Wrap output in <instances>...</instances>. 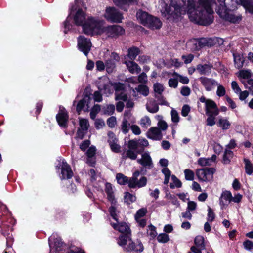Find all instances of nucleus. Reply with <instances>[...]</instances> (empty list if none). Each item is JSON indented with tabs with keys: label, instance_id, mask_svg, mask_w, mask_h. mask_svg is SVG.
<instances>
[{
	"label": "nucleus",
	"instance_id": "1",
	"mask_svg": "<svg viewBox=\"0 0 253 253\" xmlns=\"http://www.w3.org/2000/svg\"><path fill=\"white\" fill-rule=\"evenodd\" d=\"M170 5L165 9L169 18H176L187 12L190 21L203 25H209L213 21L212 6L214 0H170Z\"/></svg>",
	"mask_w": 253,
	"mask_h": 253
},
{
	"label": "nucleus",
	"instance_id": "2",
	"mask_svg": "<svg viewBox=\"0 0 253 253\" xmlns=\"http://www.w3.org/2000/svg\"><path fill=\"white\" fill-rule=\"evenodd\" d=\"M104 20L91 18L89 19L83 26L84 32L87 35H105L109 38H117L123 35L125 30L119 25L104 26Z\"/></svg>",
	"mask_w": 253,
	"mask_h": 253
},
{
	"label": "nucleus",
	"instance_id": "3",
	"mask_svg": "<svg viewBox=\"0 0 253 253\" xmlns=\"http://www.w3.org/2000/svg\"><path fill=\"white\" fill-rule=\"evenodd\" d=\"M104 17L109 22L120 23L123 19L122 14L114 7H108L106 8Z\"/></svg>",
	"mask_w": 253,
	"mask_h": 253
},
{
	"label": "nucleus",
	"instance_id": "4",
	"mask_svg": "<svg viewBox=\"0 0 253 253\" xmlns=\"http://www.w3.org/2000/svg\"><path fill=\"white\" fill-rule=\"evenodd\" d=\"M232 11L225 10L224 9H219L217 10V13L221 18L226 21L233 23L239 22L242 20V17L241 15L239 14H235L232 12Z\"/></svg>",
	"mask_w": 253,
	"mask_h": 253
},
{
	"label": "nucleus",
	"instance_id": "5",
	"mask_svg": "<svg viewBox=\"0 0 253 253\" xmlns=\"http://www.w3.org/2000/svg\"><path fill=\"white\" fill-rule=\"evenodd\" d=\"M140 172L139 171H135L133 176L129 178L128 187L130 188H142L146 186L147 182V178L145 176H141L138 179Z\"/></svg>",
	"mask_w": 253,
	"mask_h": 253
},
{
	"label": "nucleus",
	"instance_id": "6",
	"mask_svg": "<svg viewBox=\"0 0 253 253\" xmlns=\"http://www.w3.org/2000/svg\"><path fill=\"white\" fill-rule=\"evenodd\" d=\"M199 100L201 102L205 103L206 115L217 116L219 114V109L214 101L211 99H207L204 96L200 97Z\"/></svg>",
	"mask_w": 253,
	"mask_h": 253
},
{
	"label": "nucleus",
	"instance_id": "7",
	"mask_svg": "<svg viewBox=\"0 0 253 253\" xmlns=\"http://www.w3.org/2000/svg\"><path fill=\"white\" fill-rule=\"evenodd\" d=\"M49 244L50 251L52 253H60L66 247V246L61 241L60 237H56V235L53 234L49 238Z\"/></svg>",
	"mask_w": 253,
	"mask_h": 253
},
{
	"label": "nucleus",
	"instance_id": "8",
	"mask_svg": "<svg viewBox=\"0 0 253 253\" xmlns=\"http://www.w3.org/2000/svg\"><path fill=\"white\" fill-rule=\"evenodd\" d=\"M214 171L213 168H204L197 169L196 174L200 181H209L212 179Z\"/></svg>",
	"mask_w": 253,
	"mask_h": 253
},
{
	"label": "nucleus",
	"instance_id": "9",
	"mask_svg": "<svg viewBox=\"0 0 253 253\" xmlns=\"http://www.w3.org/2000/svg\"><path fill=\"white\" fill-rule=\"evenodd\" d=\"M141 151H139L136 148V143L134 141V140H130L128 142V149L126 151V155L124 157L125 158H129L131 160H135L138 154Z\"/></svg>",
	"mask_w": 253,
	"mask_h": 253
},
{
	"label": "nucleus",
	"instance_id": "10",
	"mask_svg": "<svg viewBox=\"0 0 253 253\" xmlns=\"http://www.w3.org/2000/svg\"><path fill=\"white\" fill-rule=\"evenodd\" d=\"M78 46L80 51L87 56L90 50L91 43L89 39L80 36L78 39Z\"/></svg>",
	"mask_w": 253,
	"mask_h": 253
},
{
	"label": "nucleus",
	"instance_id": "11",
	"mask_svg": "<svg viewBox=\"0 0 253 253\" xmlns=\"http://www.w3.org/2000/svg\"><path fill=\"white\" fill-rule=\"evenodd\" d=\"M120 60L119 56L116 53L112 52L110 57L105 62V67L108 73H111L115 69L116 63Z\"/></svg>",
	"mask_w": 253,
	"mask_h": 253
},
{
	"label": "nucleus",
	"instance_id": "12",
	"mask_svg": "<svg viewBox=\"0 0 253 253\" xmlns=\"http://www.w3.org/2000/svg\"><path fill=\"white\" fill-rule=\"evenodd\" d=\"M199 80L205 90L207 91L213 90L218 85V82L212 78L201 77Z\"/></svg>",
	"mask_w": 253,
	"mask_h": 253
},
{
	"label": "nucleus",
	"instance_id": "13",
	"mask_svg": "<svg viewBox=\"0 0 253 253\" xmlns=\"http://www.w3.org/2000/svg\"><path fill=\"white\" fill-rule=\"evenodd\" d=\"M131 114L129 112H124V118L121 124V129L124 134L127 133L131 128L130 123L129 122Z\"/></svg>",
	"mask_w": 253,
	"mask_h": 253
},
{
	"label": "nucleus",
	"instance_id": "14",
	"mask_svg": "<svg viewBox=\"0 0 253 253\" xmlns=\"http://www.w3.org/2000/svg\"><path fill=\"white\" fill-rule=\"evenodd\" d=\"M80 128L77 132V137L80 139L83 138L84 134L86 133L89 124L87 119L79 118Z\"/></svg>",
	"mask_w": 253,
	"mask_h": 253
},
{
	"label": "nucleus",
	"instance_id": "15",
	"mask_svg": "<svg viewBox=\"0 0 253 253\" xmlns=\"http://www.w3.org/2000/svg\"><path fill=\"white\" fill-rule=\"evenodd\" d=\"M146 136L154 140H160L163 137L161 130L157 127H151L147 131Z\"/></svg>",
	"mask_w": 253,
	"mask_h": 253
},
{
	"label": "nucleus",
	"instance_id": "16",
	"mask_svg": "<svg viewBox=\"0 0 253 253\" xmlns=\"http://www.w3.org/2000/svg\"><path fill=\"white\" fill-rule=\"evenodd\" d=\"M111 225L114 229L122 233H124L125 234H131L129 226L125 222L118 223L117 220L116 223H111Z\"/></svg>",
	"mask_w": 253,
	"mask_h": 253
},
{
	"label": "nucleus",
	"instance_id": "17",
	"mask_svg": "<svg viewBox=\"0 0 253 253\" xmlns=\"http://www.w3.org/2000/svg\"><path fill=\"white\" fill-rule=\"evenodd\" d=\"M61 179H66L71 178L73 175V173L70 166L64 161H62L61 168Z\"/></svg>",
	"mask_w": 253,
	"mask_h": 253
},
{
	"label": "nucleus",
	"instance_id": "18",
	"mask_svg": "<svg viewBox=\"0 0 253 253\" xmlns=\"http://www.w3.org/2000/svg\"><path fill=\"white\" fill-rule=\"evenodd\" d=\"M56 120L61 126L66 127L68 121V116L64 109H60L59 113L56 115Z\"/></svg>",
	"mask_w": 253,
	"mask_h": 253
},
{
	"label": "nucleus",
	"instance_id": "19",
	"mask_svg": "<svg viewBox=\"0 0 253 253\" xmlns=\"http://www.w3.org/2000/svg\"><path fill=\"white\" fill-rule=\"evenodd\" d=\"M91 18L92 17H90V18ZM89 19H90V18H88L83 24L84 22L85 21V13L81 9H78L74 15V20L75 24L77 25H83V27Z\"/></svg>",
	"mask_w": 253,
	"mask_h": 253
},
{
	"label": "nucleus",
	"instance_id": "20",
	"mask_svg": "<svg viewBox=\"0 0 253 253\" xmlns=\"http://www.w3.org/2000/svg\"><path fill=\"white\" fill-rule=\"evenodd\" d=\"M232 201V194L230 191H223L219 198V204L221 208L227 206Z\"/></svg>",
	"mask_w": 253,
	"mask_h": 253
},
{
	"label": "nucleus",
	"instance_id": "21",
	"mask_svg": "<svg viewBox=\"0 0 253 253\" xmlns=\"http://www.w3.org/2000/svg\"><path fill=\"white\" fill-rule=\"evenodd\" d=\"M96 148L95 147H90L86 152L87 157L86 163L90 166H93L95 164Z\"/></svg>",
	"mask_w": 253,
	"mask_h": 253
},
{
	"label": "nucleus",
	"instance_id": "22",
	"mask_svg": "<svg viewBox=\"0 0 253 253\" xmlns=\"http://www.w3.org/2000/svg\"><path fill=\"white\" fill-rule=\"evenodd\" d=\"M124 63L131 74H138L141 70L138 65L133 61L126 60Z\"/></svg>",
	"mask_w": 253,
	"mask_h": 253
},
{
	"label": "nucleus",
	"instance_id": "23",
	"mask_svg": "<svg viewBox=\"0 0 253 253\" xmlns=\"http://www.w3.org/2000/svg\"><path fill=\"white\" fill-rule=\"evenodd\" d=\"M213 65L211 64H198L196 69L201 75H208L211 73Z\"/></svg>",
	"mask_w": 253,
	"mask_h": 253
},
{
	"label": "nucleus",
	"instance_id": "24",
	"mask_svg": "<svg viewBox=\"0 0 253 253\" xmlns=\"http://www.w3.org/2000/svg\"><path fill=\"white\" fill-rule=\"evenodd\" d=\"M151 15H149L147 12L139 10L136 13V17L140 22L144 26H146L148 21H149Z\"/></svg>",
	"mask_w": 253,
	"mask_h": 253
},
{
	"label": "nucleus",
	"instance_id": "25",
	"mask_svg": "<svg viewBox=\"0 0 253 253\" xmlns=\"http://www.w3.org/2000/svg\"><path fill=\"white\" fill-rule=\"evenodd\" d=\"M124 250L128 252H131L132 251L142 252L143 250V247L141 243H139L138 244L135 245L131 239L129 240L127 246L126 247H125Z\"/></svg>",
	"mask_w": 253,
	"mask_h": 253
},
{
	"label": "nucleus",
	"instance_id": "26",
	"mask_svg": "<svg viewBox=\"0 0 253 253\" xmlns=\"http://www.w3.org/2000/svg\"><path fill=\"white\" fill-rule=\"evenodd\" d=\"M162 25V23L159 18L152 16L146 26L154 30L160 29Z\"/></svg>",
	"mask_w": 253,
	"mask_h": 253
},
{
	"label": "nucleus",
	"instance_id": "27",
	"mask_svg": "<svg viewBox=\"0 0 253 253\" xmlns=\"http://www.w3.org/2000/svg\"><path fill=\"white\" fill-rule=\"evenodd\" d=\"M231 123L228 119L225 117H219L217 122V126L222 130H227L231 127Z\"/></svg>",
	"mask_w": 253,
	"mask_h": 253
},
{
	"label": "nucleus",
	"instance_id": "28",
	"mask_svg": "<svg viewBox=\"0 0 253 253\" xmlns=\"http://www.w3.org/2000/svg\"><path fill=\"white\" fill-rule=\"evenodd\" d=\"M115 4L120 7L124 10H127L126 9L124 8V6L126 4H137L138 0H113Z\"/></svg>",
	"mask_w": 253,
	"mask_h": 253
},
{
	"label": "nucleus",
	"instance_id": "29",
	"mask_svg": "<svg viewBox=\"0 0 253 253\" xmlns=\"http://www.w3.org/2000/svg\"><path fill=\"white\" fill-rule=\"evenodd\" d=\"M137 162L144 167L150 166L152 164L151 158L148 153H145L141 158L137 160Z\"/></svg>",
	"mask_w": 253,
	"mask_h": 253
},
{
	"label": "nucleus",
	"instance_id": "30",
	"mask_svg": "<svg viewBox=\"0 0 253 253\" xmlns=\"http://www.w3.org/2000/svg\"><path fill=\"white\" fill-rule=\"evenodd\" d=\"M240 4L239 0H226L225 6L221 9L229 10H235L237 9V6Z\"/></svg>",
	"mask_w": 253,
	"mask_h": 253
},
{
	"label": "nucleus",
	"instance_id": "31",
	"mask_svg": "<svg viewBox=\"0 0 253 253\" xmlns=\"http://www.w3.org/2000/svg\"><path fill=\"white\" fill-rule=\"evenodd\" d=\"M89 98L87 96L84 97L77 104V111L80 114L81 110L87 111L88 109V104Z\"/></svg>",
	"mask_w": 253,
	"mask_h": 253
},
{
	"label": "nucleus",
	"instance_id": "32",
	"mask_svg": "<svg viewBox=\"0 0 253 253\" xmlns=\"http://www.w3.org/2000/svg\"><path fill=\"white\" fill-rule=\"evenodd\" d=\"M240 4L248 12L253 15V0H239Z\"/></svg>",
	"mask_w": 253,
	"mask_h": 253
},
{
	"label": "nucleus",
	"instance_id": "33",
	"mask_svg": "<svg viewBox=\"0 0 253 253\" xmlns=\"http://www.w3.org/2000/svg\"><path fill=\"white\" fill-rule=\"evenodd\" d=\"M233 55L235 66L238 69L242 68L244 62L243 56L239 53H233Z\"/></svg>",
	"mask_w": 253,
	"mask_h": 253
},
{
	"label": "nucleus",
	"instance_id": "34",
	"mask_svg": "<svg viewBox=\"0 0 253 253\" xmlns=\"http://www.w3.org/2000/svg\"><path fill=\"white\" fill-rule=\"evenodd\" d=\"M130 234H125L120 235L118 240V244L124 248L127 245L131 238Z\"/></svg>",
	"mask_w": 253,
	"mask_h": 253
},
{
	"label": "nucleus",
	"instance_id": "35",
	"mask_svg": "<svg viewBox=\"0 0 253 253\" xmlns=\"http://www.w3.org/2000/svg\"><path fill=\"white\" fill-rule=\"evenodd\" d=\"M146 109L148 112L155 113L159 110V106L155 101L150 100L146 104Z\"/></svg>",
	"mask_w": 253,
	"mask_h": 253
},
{
	"label": "nucleus",
	"instance_id": "36",
	"mask_svg": "<svg viewBox=\"0 0 253 253\" xmlns=\"http://www.w3.org/2000/svg\"><path fill=\"white\" fill-rule=\"evenodd\" d=\"M140 53V49L136 47H132L128 50V57L131 60H134L137 55Z\"/></svg>",
	"mask_w": 253,
	"mask_h": 253
},
{
	"label": "nucleus",
	"instance_id": "37",
	"mask_svg": "<svg viewBox=\"0 0 253 253\" xmlns=\"http://www.w3.org/2000/svg\"><path fill=\"white\" fill-rule=\"evenodd\" d=\"M134 141L136 143V148L139 151H143L144 147H147L149 145V142L146 139H139L138 140L133 139Z\"/></svg>",
	"mask_w": 253,
	"mask_h": 253
},
{
	"label": "nucleus",
	"instance_id": "38",
	"mask_svg": "<svg viewBox=\"0 0 253 253\" xmlns=\"http://www.w3.org/2000/svg\"><path fill=\"white\" fill-rule=\"evenodd\" d=\"M136 91L145 96H147L149 94V89L144 85H139L135 89H132L133 94L135 93Z\"/></svg>",
	"mask_w": 253,
	"mask_h": 253
},
{
	"label": "nucleus",
	"instance_id": "39",
	"mask_svg": "<svg viewBox=\"0 0 253 253\" xmlns=\"http://www.w3.org/2000/svg\"><path fill=\"white\" fill-rule=\"evenodd\" d=\"M116 178L117 182L120 185H125L126 183L128 184L129 183V179L122 173H117L116 174Z\"/></svg>",
	"mask_w": 253,
	"mask_h": 253
},
{
	"label": "nucleus",
	"instance_id": "40",
	"mask_svg": "<svg viewBox=\"0 0 253 253\" xmlns=\"http://www.w3.org/2000/svg\"><path fill=\"white\" fill-rule=\"evenodd\" d=\"M124 197L125 202L127 204H130L135 202L136 200V197L135 195L128 192H125Z\"/></svg>",
	"mask_w": 253,
	"mask_h": 253
},
{
	"label": "nucleus",
	"instance_id": "41",
	"mask_svg": "<svg viewBox=\"0 0 253 253\" xmlns=\"http://www.w3.org/2000/svg\"><path fill=\"white\" fill-rule=\"evenodd\" d=\"M98 88L100 91L106 90L108 89V80L106 78L100 79L98 84Z\"/></svg>",
	"mask_w": 253,
	"mask_h": 253
},
{
	"label": "nucleus",
	"instance_id": "42",
	"mask_svg": "<svg viewBox=\"0 0 253 253\" xmlns=\"http://www.w3.org/2000/svg\"><path fill=\"white\" fill-rule=\"evenodd\" d=\"M139 124L142 127L147 128L151 126V121L149 117L145 116L140 119Z\"/></svg>",
	"mask_w": 253,
	"mask_h": 253
},
{
	"label": "nucleus",
	"instance_id": "43",
	"mask_svg": "<svg viewBox=\"0 0 253 253\" xmlns=\"http://www.w3.org/2000/svg\"><path fill=\"white\" fill-rule=\"evenodd\" d=\"M233 152L230 150L226 149L224 155L223 161L224 164H229L230 162L231 159L233 157Z\"/></svg>",
	"mask_w": 253,
	"mask_h": 253
},
{
	"label": "nucleus",
	"instance_id": "44",
	"mask_svg": "<svg viewBox=\"0 0 253 253\" xmlns=\"http://www.w3.org/2000/svg\"><path fill=\"white\" fill-rule=\"evenodd\" d=\"M194 244L195 246H197L202 249L205 248L204 239L203 237L202 236H197L195 237L194 240Z\"/></svg>",
	"mask_w": 253,
	"mask_h": 253
},
{
	"label": "nucleus",
	"instance_id": "45",
	"mask_svg": "<svg viewBox=\"0 0 253 253\" xmlns=\"http://www.w3.org/2000/svg\"><path fill=\"white\" fill-rule=\"evenodd\" d=\"M111 206L109 208V212L110 215L113 217L114 219L117 221V214H116V208H117V201H115L114 204L111 203Z\"/></svg>",
	"mask_w": 253,
	"mask_h": 253
},
{
	"label": "nucleus",
	"instance_id": "46",
	"mask_svg": "<svg viewBox=\"0 0 253 253\" xmlns=\"http://www.w3.org/2000/svg\"><path fill=\"white\" fill-rule=\"evenodd\" d=\"M162 172L165 175V179L164 183L165 184H167L169 180V178L171 175V172L168 168H164L162 170Z\"/></svg>",
	"mask_w": 253,
	"mask_h": 253
},
{
	"label": "nucleus",
	"instance_id": "47",
	"mask_svg": "<svg viewBox=\"0 0 253 253\" xmlns=\"http://www.w3.org/2000/svg\"><path fill=\"white\" fill-rule=\"evenodd\" d=\"M208 118L206 119V125L208 126H212L216 124L215 115H207Z\"/></svg>",
	"mask_w": 253,
	"mask_h": 253
},
{
	"label": "nucleus",
	"instance_id": "48",
	"mask_svg": "<svg viewBox=\"0 0 253 253\" xmlns=\"http://www.w3.org/2000/svg\"><path fill=\"white\" fill-rule=\"evenodd\" d=\"M147 212V210L146 208H143L139 209L136 212L135 215V220H138L139 218L144 216Z\"/></svg>",
	"mask_w": 253,
	"mask_h": 253
},
{
	"label": "nucleus",
	"instance_id": "49",
	"mask_svg": "<svg viewBox=\"0 0 253 253\" xmlns=\"http://www.w3.org/2000/svg\"><path fill=\"white\" fill-rule=\"evenodd\" d=\"M171 178L173 181L172 183H171L170 185V187L171 188H174V187H180L182 185V183L176 177L172 175L171 176Z\"/></svg>",
	"mask_w": 253,
	"mask_h": 253
},
{
	"label": "nucleus",
	"instance_id": "50",
	"mask_svg": "<svg viewBox=\"0 0 253 253\" xmlns=\"http://www.w3.org/2000/svg\"><path fill=\"white\" fill-rule=\"evenodd\" d=\"M153 88L155 92L158 94H161L164 90L163 85L159 83L154 84Z\"/></svg>",
	"mask_w": 253,
	"mask_h": 253
},
{
	"label": "nucleus",
	"instance_id": "51",
	"mask_svg": "<svg viewBox=\"0 0 253 253\" xmlns=\"http://www.w3.org/2000/svg\"><path fill=\"white\" fill-rule=\"evenodd\" d=\"M245 170L246 172L249 175H251L253 173L252 165L251 162L248 160H245Z\"/></svg>",
	"mask_w": 253,
	"mask_h": 253
},
{
	"label": "nucleus",
	"instance_id": "52",
	"mask_svg": "<svg viewBox=\"0 0 253 253\" xmlns=\"http://www.w3.org/2000/svg\"><path fill=\"white\" fill-rule=\"evenodd\" d=\"M169 240V236L166 233L160 234L157 237V240L160 243H165Z\"/></svg>",
	"mask_w": 253,
	"mask_h": 253
},
{
	"label": "nucleus",
	"instance_id": "53",
	"mask_svg": "<svg viewBox=\"0 0 253 253\" xmlns=\"http://www.w3.org/2000/svg\"><path fill=\"white\" fill-rule=\"evenodd\" d=\"M217 86V89L216 91V94L219 97H222L225 95L226 93V90L225 87L220 84L218 83V85H216Z\"/></svg>",
	"mask_w": 253,
	"mask_h": 253
},
{
	"label": "nucleus",
	"instance_id": "54",
	"mask_svg": "<svg viewBox=\"0 0 253 253\" xmlns=\"http://www.w3.org/2000/svg\"><path fill=\"white\" fill-rule=\"evenodd\" d=\"M127 98L126 94L123 92H120L119 91L116 90L115 93V99L118 100L126 101Z\"/></svg>",
	"mask_w": 253,
	"mask_h": 253
},
{
	"label": "nucleus",
	"instance_id": "55",
	"mask_svg": "<svg viewBox=\"0 0 253 253\" xmlns=\"http://www.w3.org/2000/svg\"><path fill=\"white\" fill-rule=\"evenodd\" d=\"M147 234L151 238H154L157 234L155 227L152 225L149 226L148 229L147 230Z\"/></svg>",
	"mask_w": 253,
	"mask_h": 253
},
{
	"label": "nucleus",
	"instance_id": "56",
	"mask_svg": "<svg viewBox=\"0 0 253 253\" xmlns=\"http://www.w3.org/2000/svg\"><path fill=\"white\" fill-rule=\"evenodd\" d=\"M252 73L250 70H241L239 71V76L244 79L251 77Z\"/></svg>",
	"mask_w": 253,
	"mask_h": 253
},
{
	"label": "nucleus",
	"instance_id": "57",
	"mask_svg": "<svg viewBox=\"0 0 253 253\" xmlns=\"http://www.w3.org/2000/svg\"><path fill=\"white\" fill-rule=\"evenodd\" d=\"M198 164L202 166H210L211 165L210 158H201L198 160Z\"/></svg>",
	"mask_w": 253,
	"mask_h": 253
},
{
	"label": "nucleus",
	"instance_id": "58",
	"mask_svg": "<svg viewBox=\"0 0 253 253\" xmlns=\"http://www.w3.org/2000/svg\"><path fill=\"white\" fill-rule=\"evenodd\" d=\"M171 120L173 122L177 123L179 121V117L178 112L172 109L171 111Z\"/></svg>",
	"mask_w": 253,
	"mask_h": 253
},
{
	"label": "nucleus",
	"instance_id": "59",
	"mask_svg": "<svg viewBox=\"0 0 253 253\" xmlns=\"http://www.w3.org/2000/svg\"><path fill=\"white\" fill-rule=\"evenodd\" d=\"M184 174L185 179L187 180H192L194 179V172L189 169H186L184 170Z\"/></svg>",
	"mask_w": 253,
	"mask_h": 253
},
{
	"label": "nucleus",
	"instance_id": "60",
	"mask_svg": "<svg viewBox=\"0 0 253 253\" xmlns=\"http://www.w3.org/2000/svg\"><path fill=\"white\" fill-rule=\"evenodd\" d=\"M107 194V198L110 203L114 204L116 199L115 198L114 192L112 190L106 192Z\"/></svg>",
	"mask_w": 253,
	"mask_h": 253
},
{
	"label": "nucleus",
	"instance_id": "61",
	"mask_svg": "<svg viewBox=\"0 0 253 253\" xmlns=\"http://www.w3.org/2000/svg\"><path fill=\"white\" fill-rule=\"evenodd\" d=\"M215 218V214L213 210L210 207L208 208V213L207 217V221L210 222H212Z\"/></svg>",
	"mask_w": 253,
	"mask_h": 253
},
{
	"label": "nucleus",
	"instance_id": "62",
	"mask_svg": "<svg viewBox=\"0 0 253 253\" xmlns=\"http://www.w3.org/2000/svg\"><path fill=\"white\" fill-rule=\"evenodd\" d=\"M107 124L110 127H114L117 124L116 117L114 116H112L109 118L107 121Z\"/></svg>",
	"mask_w": 253,
	"mask_h": 253
},
{
	"label": "nucleus",
	"instance_id": "63",
	"mask_svg": "<svg viewBox=\"0 0 253 253\" xmlns=\"http://www.w3.org/2000/svg\"><path fill=\"white\" fill-rule=\"evenodd\" d=\"M95 126L96 129L102 128L105 126V122L102 119H97L95 121Z\"/></svg>",
	"mask_w": 253,
	"mask_h": 253
},
{
	"label": "nucleus",
	"instance_id": "64",
	"mask_svg": "<svg viewBox=\"0 0 253 253\" xmlns=\"http://www.w3.org/2000/svg\"><path fill=\"white\" fill-rule=\"evenodd\" d=\"M244 248L247 250H251L253 248V242L252 241L246 240L243 243Z\"/></svg>",
	"mask_w": 253,
	"mask_h": 253
}]
</instances>
